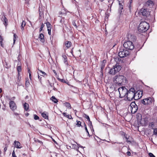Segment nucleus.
<instances>
[{"instance_id": "nucleus-1", "label": "nucleus", "mask_w": 157, "mask_h": 157, "mask_svg": "<svg viewBox=\"0 0 157 157\" xmlns=\"http://www.w3.org/2000/svg\"><path fill=\"white\" fill-rule=\"evenodd\" d=\"M126 78L122 75H117L113 78V83L110 85V88L112 90H115L117 87L121 86L123 83L125 82Z\"/></svg>"}, {"instance_id": "nucleus-2", "label": "nucleus", "mask_w": 157, "mask_h": 157, "mask_svg": "<svg viewBox=\"0 0 157 157\" xmlns=\"http://www.w3.org/2000/svg\"><path fill=\"white\" fill-rule=\"evenodd\" d=\"M149 24L145 21H141L138 28V30L140 32L146 31L149 28Z\"/></svg>"}, {"instance_id": "nucleus-3", "label": "nucleus", "mask_w": 157, "mask_h": 157, "mask_svg": "<svg viewBox=\"0 0 157 157\" xmlns=\"http://www.w3.org/2000/svg\"><path fill=\"white\" fill-rule=\"evenodd\" d=\"M136 91L133 88H131L128 90V91L127 93V99L129 101H131L132 100L133 98L135 99V96L137 94V93H138V94H140V92H139L138 91H137L136 93H135Z\"/></svg>"}, {"instance_id": "nucleus-4", "label": "nucleus", "mask_w": 157, "mask_h": 157, "mask_svg": "<svg viewBox=\"0 0 157 157\" xmlns=\"http://www.w3.org/2000/svg\"><path fill=\"white\" fill-rule=\"evenodd\" d=\"M136 117L138 122L140 123L142 125H146L147 124V120L144 118H142L141 114H137Z\"/></svg>"}, {"instance_id": "nucleus-5", "label": "nucleus", "mask_w": 157, "mask_h": 157, "mask_svg": "<svg viewBox=\"0 0 157 157\" xmlns=\"http://www.w3.org/2000/svg\"><path fill=\"white\" fill-rule=\"evenodd\" d=\"M118 90L120 98H122L126 95L128 92V90L125 87H120L118 89Z\"/></svg>"}, {"instance_id": "nucleus-6", "label": "nucleus", "mask_w": 157, "mask_h": 157, "mask_svg": "<svg viewBox=\"0 0 157 157\" xmlns=\"http://www.w3.org/2000/svg\"><path fill=\"white\" fill-rule=\"evenodd\" d=\"M121 69V67L120 65L116 64L113 67L110 69L109 72L110 74L115 75L119 72Z\"/></svg>"}, {"instance_id": "nucleus-7", "label": "nucleus", "mask_w": 157, "mask_h": 157, "mask_svg": "<svg viewBox=\"0 0 157 157\" xmlns=\"http://www.w3.org/2000/svg\"><path fill=\"white\" fill-rule=\"evenodd\" d=\"M128 110L131 111L132 113H135L137 110L138 107L134 102H132L128 108Z\"/></svg>"}, {"instance_id": "nucleus-8", "label": "nucleus", "mask_w": 157, "mask_h": 157, "mask_svg": "<svg viewBox=\"0 0 157 157\" xmlns=\"http://www.w3.org/2000/svg\"><path fill=\"white\" fill-rule=\"evenodd\" d=\"M129 52L128 50L126 49H121L118 53V56L121 58L127 56Z\"/></svg>"}, {"instance_id": "nucleus-9", "label": "nucleus", "mask_w": 157, "mask_h": 157, "mask_svg": "<svg viewBox=\"0 0 157 157\" xmlns=\"http://www.w3.org/2000/svg\"><path fill=\"white\" fill-rule=\"evenodd\" d=\"M123 46L125 48L129 50H132L134 48L133 43L130 41L125 42L123 44Z\"/></svg>"}, {"instance_id": "nucleus-10", "label": "nucleus", "mask_w": 157, "mask_h": 157, "mask_svg": "<svg viewBox=\"0 0 157 157\" xmlns=\"http://www.w3.org/2000/svg\"><path fill=\"white\" fill-rule=\"evenodd\" d=\"M139 14L140 15H142L146 17H147L150 16V12L147 9L142 8L140 10Z\"/></svg>"}, {"instance_id": "nucleus-11", "label": "nucleus", "mask_w": 157, "mask_h": 157, "mask_svg": "<svg viewBox=\"0 0 157 157\" xmlns=\"http://www.w3.org/2000/svg\"><path fill=\"white\" fill-rule=\"evenodd\" d=\"M152 101V99L151 98L149 97L143 99L141 101V102L144 105H151Z\"/></svg>"}, {"instance_id": "nucleus-12", "label": "nucleus", "mask_w": 157, "mask_h": 157, "mask_svg": "<svg viewBox=\"0 0 157 157\" xmlns=\"http://www.w3.org/2000/svg\"><path fill=\"white\" fill-rule=\"evenodd\" d=\"M9 104L10 107L12 110L13 111L16 109L17 106H16V104L13 101H10Z\"/></svg>"}, {"instance_id": "nucleus-13", "label": "nucleus", "mask_w": 157, "mask_h": 157, "mask_svg": "<svg viewBox=\"0 0 157 157\" xmlns=\"http://www.w3.org/2000/svg\"><path fill=\"white\" fill-rule=\"evenodd\" d=\"M15 147L17 148H21L22 147L21 143L18 141L15 140L14 141Z\"/></svg>"}, {"instance_id": "nucleus-14", "label": "nucleus", "mask_w": 157, "mask_h": 157, "mask_svg": "<svg viewBox=\"0 0 157 157\" xmlns=\"http://www.w3.org/2000/svg\"><path fill=\"white\" fill-rule=\"evenodd\" d=\"M2 20L3 21L4 24L6 27L8 25V20L5 16L2 17Z\"/></svg>"}, {"instance_id": "nucleus-15", "label": "nucleus", "mask_w": 157, "mask_h": 157, "mask_svg": "<svg viewBox=\"0 0 157 157\" xmlns=\"http://www.w3.org/2000/svg\"><path fill=\"white\" fill-rule=\"evenodd\" d=\"M154 3L153 1L151 0H149L146 2L145 3V6H153Z\"/></svg>"}, {"instance_id": "nucleus-16", "label": "nucleus", "mask_w": 157, "mask_h": 157, "mask_svg": "<svg viewBox=\"0 0 157 157\" xmlns=\"http://www.w3.org/2000/svg\"><path fill=\"white\" fill-rule=\"evenodd\" d=\"M120 6V9L122 10L123 9V6L124 5V0H117Z\"/></svg>"}, {"instance_id": "nucleus-17", "label": "nucleus", "mask_w": 157, "mask_h": 157, "mask_svg": "<svg viewBox=\"0 0 157 157\" xmlns=\"http://www.w3.org/2000/svg\"><path fill=\"white\" fill-rule=\"evenodd\" d=\"M39 38L40 39V40L41 42L43 43L45 42L44 36L43 34L40 33Z\"/></svg>"}, {"instance_id": "nucleus-18", "label": "nucleus", "mask_w": 157, "mask_h": 157, "mask_svg": "<svg viewBox=\"0 0 157 157\" xmlns=\"http://www.w3.org/2000/svg\"><path fill=\"white\" fill-rule=\"evenodd\" d=\"M63 57L64 59V62L65 64L66 65H67L68 63L67 62V58L66 56L65 55H63Z\"/></svg>"}, {"instance_id": "nucleus-19", "label": "nucleus", "mask_w": 157, "mask_h": 157, "mask_svg": "<svg viewBox=\"0 0 157 157\" xmlns=\"http://www.w3.org/2000/svg\"><path fill=\"white\" fill-rule=\"evenodd\" d=\"M71 43L70 41H67L66 43L65 44V45L66 46V47L67 48H68L70 47L71 45Z\"/></svg>"}, {"instance_id": "nucleus-20", "label": "nucleus", "mask_w": 157, "mask_h": 157, "mask_svg": "<svg viewBox=\"0 0 157 157\" xmlns=\"http://www.w3.org/2000/svg\"><path fill=\"white\" fill-rule=\"evenodd\" d=\"M41 115L45 119H48V114H46L45 112H43L42 113Z\"/></svg>"}, {"instance_id": "nucleus-21", "label": "nucleus", "mask_w": 157, "mask_h": 157, "mask_svg": "<svg viewBox=\"0 0 157 157\" xmlns=\"http://www.w3.org/2000/svg\"><path fill=\"white\" fill-rule=\"evenodd\" d=\"M25 25H26L25 22V21H22V23L21 25V29L22 31H23L24 30V28L25 26Z\"/></svg>"}, {"instance_id": "nucleus-22", "label": "nucleus", "mask_w": 157, "mask_h": 157, "mask_svg": "<svg viewBox=\"0 0 157 157\" xmlns=\"http://www.w3.org/2000/svg\"><path fill=\"white\" fill-rule=\"evenodd\" d=\"M24 108L25 110L27 111L29 108V105L28 104L25 103L24 105Z\"/></svg>"}, {"instance_id": "nucleus-23", "label": "nucleus", "mask_w": 157, "mask_h": 157, "mask_svg": "<svg viewBox=\"0 0 157 157\" xmlns=\"http://www.w3.org/2000/svg\"><path fill=\"white\" fill-rule=\"evenodd\" d=\"M51 100H52L55 103H57L58 101L56 98L54 96H53L51 98Z\"/></svg>"}, {"instance_id": "nucleus-24", "label": "nucleus", "mask_w": 157, "mask_h": 157, "mask_svg": "<svg viewBox=\"0 0 157 157\" xmlns=\"http://www.w3.org/2000/svg\"><path fill=\"white\" fill-rule=\"evenodd\" d=\"M17 68L18 71V75L19 76L20 75V72H21V67L20 66H17Z\"/></svg>"}, {"instance_id": "nucleus-25", "label": "nucleus", "mask_w": 157, "mask_h": 157, "mask_svg": "<svg viewBox=\"0 0 157 157\" xmlns=\"http://www.w3.org/2000/svg\"><path fill=\"white\" fill-rule=\"evenodd\" d=\"M69 147L72 148H75L77 150L78 149V147L77 146L76 144H72L71 145V146H70Z\"/></svg>"}, {"instance_id": "nucleus-26", "label": "nucleus", "mask_w": 157, "mask_h": 157, "mask_svg": "<svg viewBox=\"0 0 157 157\" xmlns=\"http://www.w3.org/2000/svg\"><path fill=\"white\" fill-rule=\"evenodd\" d=\"M63 114L64 117H66L69 119L72 118L71 116H69V115H67L66 113H63Z\"/></svg>"}, {"instance_id": "nucleus-27", "label": "nucleus", "mask_w": 157, "mask_h": 157, "mask_svg": "<svg viewBox=\"0 0 157 157\" xmlns=\"http://www.w3.org/2000/svg\"><path fill=\"white\" fill-rule=\"evenodd\" d=\"M105 60H103V63L101 65V71H102V70L103 69L105 66Z\"/></svg>"}, {"instance_id": "nucleus-28", "label": "nucleus", "mask_w": 157, "mask_h": 157, "mask_svg": "<svg viewBox=\"0 0 157 157\" xmlns=\"http://www.w3.org/2000/svg\"><path fill=\"white\" fill-rule=\"evenodd\" d=\"M38 70L41 73V75H42L44 77L45 76H46V74L44 71L41 70H39V69Z\"/></svg>"}, {"instance_id": "nucleus-29", "label": "nucleus", "mask_w": 157, "mask_h": 157, "mask_svg": "<svg viewBox=\"0 0 157 157\" xmlns=\"http://www.w3.org/2000/svg\"><path fill=\"white\" fill-rule=\"evenodd\" d=\"M34 141L36 142V143L38 142V143H40L41 145H42L43 144V142L39 140L38 139H35Z\"/></svg>"}, {"instance_id": "nucleus-30", "label": "nucleus", "mask_w": 157, "mask_h": 157, "mask_svg": "<svg viewBox=\"0 0 157 157\" xmlns=\"http://www.w3.org/2000/svg\"><path fill=\"white\" fill-rule=\"evenodd\" d=\"M65 105L67 107H68L70 109L71 108V105L70 103L69 102H66L65 103Z\"/></svg>"}, {"instance_id": "nucleus-31", "label": "nucleus", "mask_w": 157, "mask_h": 157, "mask_svg": "<svg viewBox=\"0 0 157 157\" xmlns=\"http://www.w3.org/2000/svg\"><path fill=\"white\" fill-rule=\"evenodd\" d=\"M77 123L76 124L78 127H80V126H81V121H77Z\"/></svg>"}, {"instance_id": "nucleus-32", "label": "nucleus", "mask_w": 157, "mask_h": 157, "mask_svg": "<svg viewBox=\"0 0 157 157\" xmlns=\"http://www.w3.org/2000/svg\"><path fill=\"white\" fill-rule=\"evenodd\" d=\"M44 26V24L42 23L41 24V27L40 29V32L41 31L43 30V29Z\"/></svg>"}, {"instance_id": "nucleus-33", "label": "nucleus", "mask_w": 157, "mask_h": 157, "mask_svg": "<svg viewBox=\"0 0 157 157\" xmlns=\"http://www.w3.org/2000/svg\"><path fill=\"white\" fill-rule=\"evenodd\" d=\"M46 25L47 28L49 27H52V25H51V24H50L49 22H46Z\"/></svg>"}, {"instance_id": "nucleus-34", "label": "nucleus", "mask_w": 157, "mask_h": 157, "mask_svg": "<svg viewBox=\"0 0 157 157\" xmlns=\"http://www.w3.org/2000/svg\"><path fill=\"white\" fill-rule=\"evenodd\" d=\"M84 126L85 127V129L86 131V132L88 134V135L89 136V132L87 130L86 125L85 123H84Z\"/></svg>"}, {"instance_id": "nucleus-35", "label": "nucleus", "mask_w": 157, "mask_h": 157, "mask_svg": "<svg viewBox=\"0 0 157 157\" xmlns=\"http://www.w3.org/2000/svg\"><path fill=\"white\" fill-rule=\"evenodd\" d=\"M39 117L36 114L34 115V118L35 120H38L39 119Z\"/></svg>"}, {"instance_id": "nucleus-36", "label": "nucleus", "mask_w": 157, "mask_h": 157, "mask_svg": "<svg viewBox=\"0 0 157 157\" xmlns=\"http://www.w3.org/2000/svg\"><path fill=\"white\" fill-rule=\"evenodd\" d=\"M154 134L155 135H157V128L154 129Z\"/></svg>"}, {"instance_id": "nucleus-37", "label": "nucleus", "mask_w": 157, "mask_h": 157, "mask_svg": "<svg viewBox=\"0 0 157 157\" xmlns=\"http://www.w3.org/2000/svg\"><path fill=\"white\" fill-rule=\"evenodd\" d=\"M85 117L87 119L88 121H90V118L86 114H85Z\"/></svg>"}, {"instance_id": "nucleus-38", "label": "nucleus", "mask_w": 157, "mask_h": 157, "mask_svg": "<svg viewBox=\"0 0 157 157\" xmlns=\"http://www.w3.org/2000/svg\"><path fill=\"white\" fill-rule=\"evenodd\" d=\"M13 41H14V43L15 42V41L16 40V37H17V36L15 34H14L13 35Z\"/></svg>"}, {"instance_id": "nucleus-39", "label": "nucleus", "mask_w": 157, "mask_h": 157, "mask_svg": "<svg viewBox=\"0 0 157 157\" xmlns=\"http://www.w3.org/2000/svg\"><path fill=\"white\" fill-rule=\"evenodd\" d=\"M149 155L150 156V157H155V155L151 153H149Z\"/></svg>"}, {"instance_id": "nucleus-40", "label": "nucleus", "mask_w": 157, "mask_h": 157, "mask_svg": "<svg viewBox=\"0 0 157 157\" xmlns=\"http://www.w3.org/2000/svg\"><path fill=\"white\" fill-rule=\"evenodd\" d=\"M12 156L13 157H17V156L15 154L14 150H13V151L12 152Z\"/></svg>"}, {"instance_id": "nucleus-41", "label": "nucleus", "mask_w": 157, "mask_h": 157, "mask_svg": "<svg viewBox=\"0 0 157 157\" xmlns=\"http://www.w3.org/2000/svg\"><path fill=\"white\" fill-rule=\"evenodd\" d=\"M28 71L29 74V78L30 79H31V72H30V70L29 69Z\"/></svg>"}, {"instance_id": "nucleus-42", "label": "nucleus", "mask_w": 157, "mask_h": 157, "mask_svg": "<svg viewBox=\"0 0 157 157\" xmlns=\"http://www.w3.org/2000/svg\"><path fill=\"white\" fill-rule=\"evenodd\" d=\"M89 125L90 126V128H91V127H93L92 125V123L90 121H89Z\"/></svg>"}, {"instance_id": "nucleus-43", "label": "nucleus", "mask_w": 157, "mask_h": 157, "mask_svg": "<svg viewBox=\"0 0 157 157\" xmlns=\"http://www.w3.org/2000/svg\"><path fill=\"white\" fill-rule=\"evenodd\" d=\"M30 0H25V3L29 4V2Z\"/></svg>"}, {"instance_id": "nucleus-44", "label": "nucleus", "mask_w": 157, "mask_h": 157, "mask_svg": "<svg viewBox=\"0 0 157 157\" xmlns=\"http://www.w3.org/2000/svg\"><path fill=\"white\" fill-rule=\"evenodd\" d=\"M72 87L75 90V91H77L78 90V88L77 87L73 86H72Z\"/></svg>"}, {"instance_id": "nucleus-45", "label": "nucleus", "mask_w": 157, "mask_h": 157, "mask_svg": "<svg viewBox=\"0 0 157 157\" xmlns=\"http://www.w3.org/2000/svg\"><path fill=\"white\" fill-rule=\"evenodd\" d=\"M73 25L75 26L76 28H77V26L75 22H73Z\"/></svg>"}, {"instance_id": "nucleus-46", "label": "nucleus", "mask_w": 157, "mask_h": 157, "mask_svg": "<svg viewBox=\"0 0 157 157\" xmlns=\"http://www.w3.org/2000/svg\"><path fill=\"white\" fill-rule=\"evenodd\" d=\"M2 40H3V39L2 38L0 39V42H1V45L2 47Z\"/></svg>"}, {"instance_id": "nucleus-47", "label": "nucleus", "mask_w": 157, "mask_h": 157, "mask_svg": "<svg viewBox=\"0 0 157 157\" xmlns=\"http://www.w3.org/2000/svg\"><path fill=\"white\" fill-rule=\"evenodd\" d=\"M60 81L62 82H64L66 83V81L64 79H61Z\"/></svg>"}, {"instance_id": "nucleus-48", "label": "nucleus", "mask_w": 157, "mask_h": 157, "mask_svg": "<svg viewBox=\"0 0 157 157\" xmlns=\"http://www.w3.org/2000/svg\"><path fill=\"white\" fill-rule=\"evenodd\" d=\"M48 34L49 35H51V30H48Z\"/></svg>"}, {"instance_id": "nucleus-49", "label": "nucleus", "mask_w": 157, "mask_h": 157, "mask_svg": "<svg viewBox=\"0 0 157 157\" xmlns=\"http://www.w3.org/2000/svg\"><path fill=\"white\" fill-rule=\"evenodd\" d=\"M124 136L126 140H128V138L127 135H126L124 134Z\"/></svg>"}, {"instance_id": "nucleus-50", "label": "nucleus", "mask_w": 157, "mask_h": 157, "mask_svg": "<svg viewBox=\"0 0 157 157\" xmlns=\"http://www.w3.org/2000/svg\"><path fill=\"white\" fill-rule=\"evenodd\" d=\"M127 155L128 156H130L131 155V153L129 151H128L127 153Z\"/></svg>"}, {"instance_id": "nucleus-51", "label": "nucleus", "mask_w": 157, "mask_h": 157, "mask_svg": "<svg viewBox=\"0 0 157 157\" xmlns=\"http://www.w3.org/2000/svg\"><path fill=\"white\" fill-rule=\"evenodd\" d=\"M47 29H48V30H51V29H52V27H48V28H47Z\"/></svg>"}, {"instance_id": "nucleus-52", "label": "nucleus", "mask_w": 157, "mask_h": 157, "mask_svg": "<svg viewBox=\"0 0 157 157\" xmlns=\"http://www.w3.org/2000/svg\"><path fill=\"white\" fill-rule=\"evenodd\" d=\"M29 84V82H27V81L26 82V83H25L26 85H28Z\"/></svg>"}, {"instance_id": "nucleus-53", "label": "nucleus", "mask_w": 157, "mask_h": 157, "mask_svg": "<svg viewBox=\"0 0 157 157\" xmlns=\"http://www.w3.org/2000/svg\"><path fill=\"white\" fill-rule=\"evenodd\" d=\"M7 150V148L6 147H5L4 149V151L5 152L6 151V150Z\"/></svg>"}, {"instance_id": "nucleus-54", "label": "nucleus", "mask_w": 157, "mask_h": 157, "mask_svg": "<svg viewBox=\"0 0 157 157\" xmlns=\"http://www.w3.org/2000/svg\"><path fill=\"white\" fill-rule=\"evenodd\" d=\"M141 92V95H140V96H138V97L139 98H141L142 96V92Z\"/></svg>"}, {"instance_id": "nucleus-55", "label": "nucleus", "mask_w": 157, "mask_h": 157, "mask_svg": "<svg viewBox=\"0 0 157 157\" xmlns=\"http://www.w3.org/2000/svg\"><path fill=\"white\" fill-rule=\"evenodd\" d=\"M53 72H54V74L56 75V71H55V70H53Z\"/></svg>"}, {"instance_id": "nucleus-56", "label": "nucleus", "mask_w": 157, "mask_h": 157, "mask_svg": "<svg viewBox=\"0 0 157 157\" xmlns=\"http://www.w3.org/2000/svg\"><path fill=\"white\" fill-rule=\"evenodd\" d=\"M29 113H25V115H26V116H29Z\"/></svg>"}, {"instance_id": "nucleus-57", "label": "nucleus", "mask_w": 157, "mask_h": 157, "mask_svg": "<svg viewBox=\"0 0 157 157\" xmlns=\"http://www.w3.org/2000/svg\"><path fill=\"white\" fill-rule=\"evenodd\" d=\"M53 90H57V89H56V88H55V87H54L53 88Z\"/></svg>"}, {"instance_id": "nucleus-58", "label": "nucleus", "mask_w": 157, "mask_h": 157, "mask_svg": "<svg viewBox=\"0 0 157 157\" xmlns=\"http://www.w3.org/2000/svg\"><path fill=\"white\" fill-rule=\"evenodd\" d=\"M78 146H79V147H82V148L83 147L82 146H80V145L79 144H78Z\"/></svg>"}, {"instance_id": "nucleus-59", "label": "nucleus", "mask_w": 157, "mask_h": 157, "mask_svg": "<svg viewBox=\"0 0 157 157\" xmlns=\"http://www.w3.org/2000/svg\"><path fill=\"white\" fill-rule=\"evenodd\" d=\"M126 140H127V142H131V141H130L129 140H128V139Z\"/></svg>"}, {"instance_id": "nucleus-60", "label": "nucleus", "mask_w": 157, "mask_h": 157, "mask_svg": "<svg viewBox=\"0 0 157 157\" xmlns=\"http://www.w3.org/2000/svg\"><path fill=\"white\" fill-rule=\"evenodd\" d=\"M2 92V90L1 88H0V93Z\"/></svg>"}, {"instance_id": "nucleus-61", "label": "nucleus", "mask_w": 157, "mask_h": 157, "mask_svg": "<svg viewBox=\"0 0 157 157\" xmlns=\"http://www.w3.org/2000/svg\"><path fill=\"white\" fill-rule=\"evenodd\" d=\"M0 38H1V39L2 38V36H1L0 35Z\"/></svg>"}, {"instance_id": "nucleus-62", "label": "nucleus", "mask_w": 157, "mask_h": 157, "mask_svg": "<svg viewBox=\"0 0 157 157\" xmlns=\"http://www.w3.org/2000/svg\"><path fill=\"white\" fill-rule=\"evenodd\" d=\"M73 52V51L72 50L71 51V53H72Z\"/></svg>"}, {"instance_id": "nucleus-63", "label": "nucleus", "mask_w": 157, "mask_h": 157, "mask_svg": "<svg viewBox=\"0 0 157 157\" xmlns=\"http://www.w3.org/2000/svg\"><path fill=\"white\" fill-rule=\"evenodd\" d=\"M130 7H131V6H130V5H129V8H130Z\"/></svg>"}, {"instance_id": "nucleus-64", "label": "nucleus", "mask_w": 157, "mask_h": 157, "mask_svg": "<svg viewBox=\"0 0 157 157\" xmlns=\"http://www.w3.org/2000/svg\"><path fill=\"white\" fill-rule=\"evenodd\" d=\"M38 78H39L40 77L39 75H38Z\"/></svg>"}]
</instances>
